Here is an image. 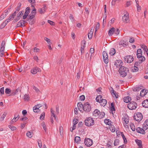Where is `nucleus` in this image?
Segmentation results:
<instances>
[{"label":"nucleus","instance_id":"nucleus-1","mask_svg":"<svg viewBox=\"0 0 148 148\" xmlns=\"http://www.w3.org/2000/svg\"><path fill=\"white\" fill-rule=\"evenodd\" d=\"M129 71V69L128 68L121 66L119 69V72L121 76L124 77L127 75Z\"/></svg>","mask_w":148,"mask_h":148},{"label":"nucleus","instance_id":"nucleus-2","mask_svg":"<svg viewBox=\"0 0 148 148\" xmlns=\"http://www.w3.org/2000/svg\"><path fill=\"white\" fill-rule=\"evenodd\" d=\"M96 101L99 102L100 105L103 107L105 106L107 103V100L106 99H103L101 95L97 96L96 98Z\"/></svg>","mask_w":148,"mask_h":148},{"label":"nucleus","instance_id":"nucleus-3","mask_svg":"<svg viewBox=\"0 0 148 148\" xmlns=\"http://www.w3.org/2000/svg\"><path fill=\"white\" fill-rule=\"evenodd\" d=\"M105 115V114L103 112H100L98 109H95L93 112V116L97 117L100 119L103 118Z\"/></svg>","mask_w":148,"mask_h":148},{"label":"nucleus","instance_id":"nucleus-4","mask_svg":"<svg viewBox=\"0 0 148 148\" xmlns=\"http://www.w3.org/2000/svg\"><path fill=\"white\" fill-rule=\"evenodd\" d=\"M85 125L88 127L93 125L95 123L94 120L92 118H87L85 120Z\"/></svg>","mask_w":148,"mask_h":148},{"label":"nucleus","instance_id":"nucleus-5","mask_svg":"<svg viewBox=\"0 0 148 148\" xmlns=\"http://www.w3.org/2000/svg\"><path fill=\"white\" fill-rule=\"evenodd\" d=\"M91 109V106L88 102H86L84 104L83 110L86 113L89 112Z\"/></svg>","mask_w":148,"mask_h":148},{"label":"nucleus","instance_id":"nucleus-6","mask_svg":"<svg viewBox=\"0 0 148 148\" xmlns=\"http://www.w3.org/2000/svg\"><path fill=\"white\" fill-rule=\"evenodd\" d=\"M137 106V104L136 102L132 101L130 103L127 105L128 108L131 110L135 109Z\"/></svg>","mask_w":148,"mask_h":148},{"label":"nucleus","instance_id":"nucleus-7","mask_svg":"<svg viewBox=\"0 0 148 148\" xmlns=\"http://www.w3.org/2000/svg\"><path fill=\"white\" fill-rule=\"evenodd\" d=\"M143 118L142 114L140 112L137 113L134 116V120L138 122L140 121Z\"/></svg>","mask_w":148,"mask_h":148},{"label":"nucleus","instance_id":"nucleus-8","mask_svg":"<svg viewBox=\"0 0 148 148\" xmlns=\"http://www.w3.org/2000/svg\"><path fill=\"white\" fill-rule=\"evenodd\" d=\"M84 143L86 145L87 147H90L93 144L92 140L89 138H86L84 140Z\"/></svg>","mask_w":148,"mask_h":148},{"label":"nucleus","instance_id":"nucleus-9","mask_svg":"<svg viewBox=\"0 0 148 148\" xmlns=\"http://www.w3.org/2000/svg\"><path fill=\"white\" fill-rule=\"evenodd\" d=\"M122 20L123 22L125 23H129L130 21L129 14L127 13L122 17Z\"/></svg>","mask_w":148,"mask_h":148},{"label":"nucleus","instance_id":"nucleus-10","mask_svg":"<svg viewBox=\"0 0 148 148\" xmlns=\"http://www.w3.org/2000/svg\"><path fill=\"white\" fill-rule=\"evenodd\" d=\"M103 59L104 62L106 64H107L109 60L108 56L107 53L105 51H103L102 53Z\"/></svg>","mask_w":148,"mask_h":148},{"label":"nucleus","instance_id":"nucleus-11","mask_svg":"<svg viewBox=\"0 0 148 148\" xmlns=\"http://www.w3.org/2000/svg\"><path fill=\"white\" fill-rule=\"evenodd\" d=\"M125 62L130 63L133 61L134 58L131 56H127L125 57Z\"/></svg>","mask_w":148,"mask_h":148},{"label":"nucleus","instance_id":"nucleus-12","mask_svg":"<svg viewBox=\"0 0 148 148\" xmlns=\"http://www.w3.org/2000/svg\"><path fill=\"white\" fill-rule=\"evenodd\" d=\"M41 70L37 66H36L33 68L31 70V73L33 74H35L38 72H40Z\"/></svg>","mask_w":148,"mask_h":148},{"label":"nucleus","instance_id":"nucleus-13","mask_svg":"<svg viewBox=\"0 0 148 148\" xmlns=\"http://www.w3.org/2000/svg\"><path fill=\"white\" fill-rule=\"evenodd\" d=\"M26 21L24 20H21L18 22L16 26V27H23L25 26V23Z\"/></svg>","mask_w":148,"mask_h":148},{"label":"nucleus","instance_id":"nucleus-14","mask_svg":"<svg viewBox=\"0 0 148 148\" xmlns=\"http://www.w3.org/2000/svg\"><path fill=\"white\" fill-rule=\"evenodd\" d=\"M123 121L125 122V124L124 123V126L126 128H128V125H127L129 122V118L127 116H125L123 117Z\"/></svg>","mask_w":148,"mask_h":148},{"label":"nucleus","instance_id":"nucleus-15","mask_svg":"<svg viewBox=\"0 0 148 148\" xmlns=\"http://www.w3.org/2000/svg\"><path fill=\"white\" fill-rule=\"evenodd\" d=\"M119 45L121 47H126L128 45V42L123 40H121L119 42Z\"/></svg>","mask_w":148,"mask_h":148},{"label":"nucleus","instance_id":"nucleus-16","mask_svg":"<svg viewBox=\"0 0 148 148\" xmlns=\"http://www.w3.org/2000/svg\"><path fill=\"white\" fill-rule=\"evenodd\" d=\"M141 48L143 49L144 51V54H145V53H146L147 56H148V49L147 46L144 44L141 45Z\"/></svg>","mask_w":148,"mask_h":148},{"label":"nucleus","instance_id":"nucleus-17","mask_svg":"<svg viewBox=\"0 0 148 148\" xmlns=\"http://www.w3.org/2000/svg\"><path fill=\"white\" fill-rule=\"evenodd\" d=\"M123 64V62L120 60H119L116 61L114 64V65L116 67H118L122 65Z\"/></svg>","mask_w":148,"mask_h":148},{"label":"nucleus","instance_id":"nucleus-18","mask_svg":"<svg viewBox=\"0 0 148 148\" xmlns=\"http://www.w3.org/2000/svg\"><path fill=\"white\" fill-rule=\"evenodd\" d=\"M144 129L140 127H138L136 129V132L139 133L144 134L145 133Z\"/></svg>","mask_w":148,"mask_h":148},{"label":"nucleus","instance_id":"nucleus-19","mask_svg":"<svg viewBox=\"0 0 148 148\" xmlns=\"http://www.w3.org/2000/svg\"><path fill=\"white\" fill-rule=\"evenodd\" d=\"M77 106L78 110L80 112H82V110L83 109V105L81 102L78 103Z\"/></svg>","mask_w":148,"mask_h":148},{"label":"nucleus","instance_id":"nucleus-20","mask_svg":"<svg viewBox=\"0 0 148 148\" xmlns=\"http://www.w3.org/2000/svg\"><path fill=\"white\" fill-rule=\"evenodd\" d=\"M94 29V27H92L88 34V37L89 39L92 38V35Z\"/></svg>","mask_w":148,"mask_h":148},{"label":"nucleus","instance_id":"nucleus-21","mask_svg":"<svg viewBox=\"0 0 148 148\" xmlns=\"http://www.w3.org/2000/svg\"><path fill=\"white\" fill-rule=\"evenodd\" d=\"M148 90L144 89L142 90L140 92V95L141 97L144 96L148 92Z\"/></svg>","mask_w":148,"mask_h":148},{"label":"nucleus","instance_id":"nucleus-22","mask_svg":"<svg viewBox=\"0 0 148 148\" xmlns=\"http://www.w3.org/2000/svg\"><path fill=\"white\" fill-rule=\"evenodd\" d=\"M143 128L145 130L148 128V120H146L143 125Z\"/></svg>","mask_w":148,"mask_h":148},{"label":"nucleus","instance_id":"nucleus-23","mask_svg":"<svg viewBox=\"0 0 148 148\" xmlns=\"http://www.w3.org/2000/svg\"><path fill=\"white\" fill-rule=\"evenodd\" d=\"M82 42H84V45H82L81 48V52L82 54L84 53V49L85 48L86 44V41L85 40H83Z\"/></svg>","mask_w":148,"mask_h":148},{"label":"nucleus","instance_id":"nucleus-24","mask_svg":"<svg viewBox=\"0 0 148 148\" xmlns=\"http://www.w3.org/2000/svg\"><path fill=\"white\" fill-rule=\"evenodd\" d=\"M111 88H112V90H111V94L113 95V96L114 97H115L116 98H118L119 97L118 94L116 93L112 87H111Z\"/></svg>","mask_w":148,"mask_h":148},{"label":"nucleus","instance_id":"nucleus-25","mask_svg":"<svg viewBox=\"0 0 148 148\" xmlns=\"http://www.w3.org/2000/svg\"><path fill=\"white\" fill-rule=\"evenodd\" d=\"M142 106L145 108H148V99L145 100L142 103Z\"/></svg>","mask_w":148,"mask_h":148},{"label":"nucleus","instance_id":"nucleus-26","mask_svg":"<svg viewBox=\"0 0 148 148\" xmlns=\"http://www.w3.org/2000/svg\"><path fill=\"white\" fill-rule=\"evenodd\" d=\"M115 29L114 27H112L108 31V35L110 36L113 34V33L114 32Z\"/></svg>","mask_w":148,"mask_h":148},{"label":"nucleus","instance_id":"nucleus-27","mask_svg":"<svg viewBox=\"0 0 148 148\" xmlns=\"http://www.w3.org/2000/svg\"><path fill=\"white\" fill-rule=\"evenodd\" d=\"M123 100L125 102L128 103L131 100V98L130 97L127 96L124 98Z\"/></svg>","mask_w":148,"mask_h":148},{"label":"nucleus","instance_id":"nucleus-28","mask_svg":"<svg viewBox=\"0 0 148 148\" xmlns=\"http://www.w3.org/2000/svg\"><path fill=\"white\" fill-rule=\"evenodd\" d=\"M19 118V115L18 113H16L14 114V117L13 119L15 122L17 121Z\"/></svg>","mask_w":148,"mask_h":148},{"label":"nucleus","instance_id":"nucleus-29","mask_svg":"<svg viewBox=\"0 0 148 148\" xmlns=\"http://www.w3.org/2000/svg\"><path fill=\"white\" fill-rule=\"evenodd\" d=\"M136 55L137 57L142 56V51L141 49H139L137 50Z\"/></svg>","mask_w":148,"mask_h":148},{"label":"nucleus","instance_id":"nucleus-30","mask_svg":"<svg viewBox=\"0 0 148 148\" xmlns=\"http://www.w3.org/2000/svg\"><path fill=\"white\" fill-rule=\"evenodd\" d=\"M116 53L115 50L113 48H111L109 52V54L111 56L114 55Z\"/></svg>","mask_w":148,"mask_h":148},{"label":"nucleus","instance_id":"nucleus-31","mask_svg":"<svg viewBox=\"0 0 148 148\" xmlns=\"http://www.w3.org/2000/svg\"><path fill=\"white\" fill-rule=\"evenodd\" d=\"M139 56L138 57H137V58H138L139 59V61L140 62L142 63L145 60V58L144 56Z\"/></svg>","mask_w":148,"mask_h":148},{"label":"nucleus","instance_id":"nucleus-32","mask_svg":"<svg viewBox=\"0 0 148 148\" xmlns=\"http://www.w3.org/2000/svg\"><path fill=\"white\" fill-rule=\"evenodd\" d=\"M135 141L139 147L142 146V142L141 140L138 139H136L135 140Z\"/></svg>","mask_w":148,"mask_h":148},{"label":"nucleus","instance_id":"nucleus-33","mask_svg":"<svg viewBox=\"0 0 148 148\" xmlns=\"http://www.w3.org/2000/svg\"><path fill=\"white\" fill-rule=\"evenodd\" d=\"M138 70V67L134 65V67L132 68V71L133 72H137Z\"/></svg>","mask_w":148,"mask_h":148},{"label":"nucleus","instance_id":"nucleus-34","mask_svg":"<svg viewBox=\"0 0 148 148\" xmlns=\"http://www.w3.org/2000/svg\"><path fill=\"white\" fill-rule=\"evenodd\" d=\"M33 135V133L32 132L28 131L26 133V136L30 138H32Z\"/></svg>","mask_w":148,"mask_h":148},{"label":"nucleus","instance_id":"nucleus-35","mask_svg":"<svg viewBox=\"0 0 148 148\" xmlns=\"http://www.w3.org/2000/svg\"><path fill=\"white\" fill-rule=\"evenodd\" d=\"M5 41L4 40H3L2 42L0 49L5 50Z\"/></svg>","mask_w":148,"mask_h":148},{"label":"nucleus","instance_id":"nucleus-36","mask_svg":"<svg viewBox=\"0 0 148 148\" xmlns=\"http://www.w3.org/2000/svg\"><path fill=\"white\" fill-rule=\"evenodd\" d=\"M104 122L106 124L109 125H111V123H112L111 121H110L109 119H106L104 120Z\"/></svg>","mask_w":148,"mask_h":148},{"label":"nucleus","instance_id":"nucleus-37","mask_svg":"<svg viewBox=\"0 0 148 148\" xmlns=\"http://www.w3.org/2000/svg\"><path fill=\"white\" fill-rule=\"evenodd\" d=\"M7 114V112H4L3 115H2L1 117L0 118V121H3L4 119Z\"/></svg>","mask_w":148,"mask_h":148},{"label":"nucleus","instance_id":"nucleus-38","mask_svg":"<svg viewBox=\"0 0 148 148\" xmlns=\"http://www.w3.org/2000/svg\"><path fill=\"white\" fill-rule=\"evenodd\" d=\"M23 99L25 101H28L29 99V97L28 94H25L23 97Z\"/></svg>","mask_w":148,"mask_h":148},{"label":"nucleus","instance_id":"nucleus-39","mask_svg":"<svg viewBox=\"0 0 148 148\" xmlns=\"http://www.w3.org/2000/svg\"><path fill=\"white\" fill-rule=\"evenodd\" d=\"M109 129L112 132H114L115 131V128L114 126L111 124L110 125Z\"/></svg>","mask_w":148,"mask_h":148},{"label":"nucleus","instance_id":"nucleus-40","mask_svg":"<svg viewBox=\"0 0 148 148\" xmlns=\"http://www.w3.org/2000/svg\"><path fill=\"white\" fill-rule=\"evenodd\" d=\"M16 12L15 11L14 13L8 18L10 20H12L16 15Z\"/></svg>","mask_w":148,"mask_h":148},{"label":"nucleus","instance_id":"nucleus-41","mask_svg":"<svg viewBox=\"0 0 148 148\" xmlns=\"http://www.w3.org/2000/svg\"><path fill=\"white\" fill-rule=\"evenodd\" d=\"M111 107L110 108V111L112 112V113L113 114V111H115V109L114 106V104L113 103H112L111 104Z\"/></svg>","mask_w":148,"mask_h":148},{"label":"nucleus","instance_id":"nucleus-42","mask_svg":"<svg viewBox=\"0 0 148 148\" xmlns=\"http://www.w3.org/2000/svg\"><path fill=\"white\" fill-rule=\"evenodd\" d=\"M80 141V138L79 136H76L75 138V142L78 143Z\"/></svg>","mask_w":148,"mask_h":148},{"label":"nucleus","instance_id":"nucleus-43","mask_svg":"<svg viewBox=\"0 0 148 148\" xmlns=\"http://www.w3.org/2000/svg\"><path fill=\"white\" fill-rule=\"evenodd\" d=\"M8 127L12 131H14L16 129V128L15 127L11 125H8Z\"/></svg>","mask_w":148,"mask_h":148},{"label":"nucleus","instance_id":"nucleus-44","mask_svg":"<svg viewBox=\"0 0 148 148\" xmlns=\"http://www.w3.org/2000/svg\"><path fill=\"white\" fill-rule=\"evenodd\" d=\"M130 126L131 129L133 131H134L135 130V128L134 124L133 123H131L130 124Z\"/></svg>","mask_w":148,"mask_h":148},{"label":"nucleus","instance_id":"nucleus-45","mask_svg":"<svg viewBox=\"0 0 148 148\" xmlns=\"http://www.w3.org/2000/svg\"><path fill=\"white\" fill-rule=\"evenodd\" d=\"M142 86H138L136 87L133 90L134 91H139L142 88Z\"/></svg>","mask_w":148,"mask_h":148},{"label":"nucleus","instance_id":"nucleus-46","mask_svg":"<svg viewBox=\"0 0 148 148\" xmlns=\"http://www.w3.org/2000/svg\"><path fill=\"white\" fill-rule=\"evenodd\" d=\"M36 107H33V110L35 112L38 113L40 111V110L38 108H36Z\"/></svg>","mask_w":148,"mask_h":148},{"label":"nucleus","instance_id":"nucleus-47","mask_svg":"<svg viewBox=\"0 0 148 148\" xmlns=\"http://www.w3.org/2000/svg\"><path fill=\"white\" fill-rule=\"evenodd\" d=\"M10 21V20L8 18V19L6 20L5 21V22L3 23L2 25V26H3V27H5L7 24Z\"/></svg>","mask_w":148,"mask_h":148},{"label":"nucleus","instance_id":"nucleus-48","mask_svg":"<svg viewBox=\"0 0 148 148\" xmlns=\"http://www.w3.org/2000/svg\"><path fill=\"white\" fill-rule=\"evenodd\" d=\"M39 147L41 148L42 147L41 140L40 139H39L37 140Z\"/></svg>","mask_w":148,"mask_h":148},{"label":"nucleus","instance_id":"nucleus-49","mask_svg":"<svg viewBox=\"0 0 148 148\" xmlns=\"http://www.w3.org/2000/svg\"><path fill=\"white\" fill-rule=\"evenodd\" d=\"M4 94V87H2L0 88V95L2 96Z\"/></svg>","mask_w":148,"mask_h":148},{"label":"nucleus","instance_id":"nucleus-50","mask_svg":"<svg viewBox=\"0 0 148 148\" xmlns=\"http://www.w3.org/2000/svg\"><path fill=\"white\" fill-rule=\"evenodd\" d=\"M5 50L3 49H0V56L2 57L4 56V51Z\"/></svg>","mask_w":148,"mask_h":148},{"label":"nucleus","instance_id":"nucleus-51","mask_svg":"<svg viewBox=\"0 0 148 148\" xmlns=\"http://www.w3.org/2000/svg\"><path fill=\"white\" fill-rule=\"evenodd\" d=\"M90 52L91 53V56H90V59L91 58L92 56H93V54L94 53V49L93 48H91L90 49Z\"/></svg>","mask_w":148,"mask_h":148},{"label":"nucleus","instance_id":"nucleus-52","mask_svg":"<svg viewBox=\"0 0 148 148\" xmlns=\"http://www.w3.org/2000/svg\"><path fill=\"white\" fill-rule=\"evenodd\" d=\"M30 8L29 7H27V8H26V9L25 10V13L28 15L29 14L30 12Z\"/></svg>","mask_w":148,"mask_h":148},{"label":"nucleus","instance_id":"nucleus-53","mask_svg":"<svg viewBox=\"0 0 148 148\" xmlns=\"http://www.w3.org/2000/svg\"><path fill=\"white\" fill-rule=\"evenodd\" d=\"M45 113L44 112H43L42 113V114H41L40 116V119L41 120H43L45 118Z\"/></svg>","mask_w":148,"mask_h":148},{"label":"nucleus","instance_id":"nucleus-54","mask_svg":"<svg viewBox=\"0 0 148 148\" xmlns=\"http://www.w3.org/2000/svg\"><path fill=\"white\" fill-rule=\"evenodd\" d=\"M36 13V9L35 8H34V9L32 10L30 14H31L35 16Z\"/></svg>","mask_w":148,"mask_h":148},{"label":"nucleus","instance_id":"nucleus-55","mask_svg":"<svg viewBox=\"0 0 148 148\" xmlns=\"http://www.w3.org/2000/svg\"><path fill=\"white\" fill-rule=\"evenodd\" d=\"M78 122V120L76 119H74L73 120V125H76Z\"/></svg>","mask_w":148,"mask_h":148},{"label":"nucleus","instance_id":"nucleus-56","mask_svg":"<svg viewBox=\"0 0 148 148\" xmlns=\"http://www.w3.org/2000/svg\"><path fill=\"white\" fill-rule=\"evenodd\" d=\"M11 91V90L8 88H6L5 89V92L6 94H9Z\"/></svg>","mask_w":148,"mask_h":148},{"label":"nucleus","instance_id":"nucleus-57","mask_svg":"<svg viewBox=\"0 0 148 148\" xmlns=\"http://www.w3.org/2000/svg\"><path fill=\"white\" fill-rule=\"evenodd\" d=\"M23 12L24 11H23L20 12L17 15V16L19 18H20L21 16L23 15Z\"/></svg>","mask_w":148,"mask_h":148},{"label":"nucleus","instance_id":"nucleus-58","mask_svg":"<svg viewBox=\"0 0 148 148\" xmlns=\"http://www.w3.org/2000/svg\"><path fill=\"white\" fill-rule=\"evenodd\" d=\"M99 23H98L97 24L96 26L95 29V32L96 33L97 30L99 29Z\"/></svg>","mask_w":148,"mask_h":148},{"label":"nucleus","instance_id":"nucleus-59","mask_svg":"<svg viewBox=\"0 0 148 148\" xmlns=\"http://www.w3.org/2000/svg\"><path fill=\"white\" fill-rule=\"evenodd\" d=\"M129 41L130 43H132L134 42L135 40L133 37H131Z\"/></svg>","mask_w":148,"mask_h":148},{"label":"nucleus","instance_id":"nucleus-60","mask_svg":"<svg viewBox=\"0 0 148 148\" xmlns=\"http://www.w3.org/2000/svg\"><path fill=\"white\" fill-rule=\"evenodd\" d=\"M39 11L40 14L44 13L45 12V10L44 9V8L43 9H40L39 10Z\"/></svg>","mask_w":148,"mask_h":148},{"label":"nucleus","instance_id":"nucleus-61","mask_svg":"<svg viewBox=\"0 0 148 148\" xmlns=\"http://www.w3.org/2000/svg\"><path fill=\"white\" fill-rule=\"evenodd\" d=\"M69 18L71 20V21H74L75 19H74V17H73V15L72 14H70Z\"/></svg>","mask_w":148,"mask_h":148},{"label":"nucleus","instance_id":"nucleus-62","mask_svg":"<svg viewBox=\"0 0 148 148\" xmlns=\"http://www.w3.org/2000/svg\"><path fill=\"white\" fill-rule=\"evenodd\" d=\"M45 40L46 41V42H47L48 44H49L51 43V40L50 39H49L47 38V37H45L44 38Z\"/></svg>","mask_w":148,"mask_h":148},{"label":"nucleus","instance_id":"nucleus-63","mask_svg":"<svg viewBox=\"0 0 148 148\" xmlns=\"http://www.w3.org/2000/svg\"><path fill=\"white\" fill-rule=\"evenodd\" d=\"M141 63V62H140L139 61L138 62H136L135 63L134 65H135V66H137L138 67V66H140V64Z\"/></svg>","mask_w":148,"mask_h":148},{"label":"nucleus","instance_id":"nucleus-64","mask_svg":"<svg viewBox=\"0 0 148 148\" xmlns=\"http://www.w3.org/2000/svg\"><path fill=\"white\" fill-rule=\"evenodd\" d=\"M119 140L118 139H116L114 141V145L115 146H117L119 145Z\"/></svg>","mask_w":148,"mask_h":148}]
</instances>
